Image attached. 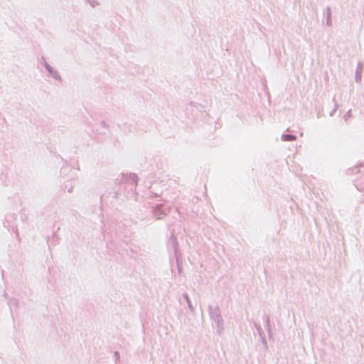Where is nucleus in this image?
<instances>
[{
  "label": "nucleus",
  "instance_id": "obj_1",
  "mask_svg": "<svg viewBox=\"0 0 364 364\" xmlns=\"http://www.w3.org/2000/svg\"><path fill=\"white\" fill-rule=\"evenodd\" d=\"M283 139L284 140H294L295 139L294 136L293 135H289V134H286V135H284L282 136Z\"/></svg>",
  "mask_w": 364,
  "mask_h": 364
}]
</instances>
